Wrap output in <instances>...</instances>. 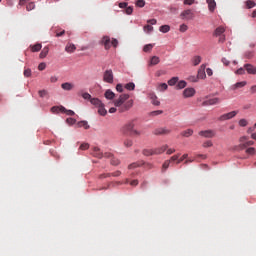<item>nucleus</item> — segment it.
Returning a JSON list of instances; mask_svg holds the SVG:
<instances>
[{"label":"nucleus","instance_id":"42","mask_svg":"<svg viewBox=\"0 0 256 256\" xmlns=\"http://www.w3.org/2000/svg\"><path fill=\"white\" fill-rule=\"evenodd\" d=\"M152 49H153V44H147L144 46L143 51L145 53H149V51H151Z\"/></svg>","mask_w":256,"mask_h":256},{"label":"nucleus","instance_id":"10","mask_svg":"<svg viewBox=\"0 0 256 256\" xmlns=\"http://www.w3.org/2000/svg\"><path fill=\"white\" fill-rule=\"evenodd\" d=\"M148 97L152 105H155L156 107H159V105H161V102L158 100L157 95H155V93H150Z\"/></svg>","mask_w":256,"mask_h":256},{"label":"nucleus","instance_id":"47","mask_svg":"<svg viewBox=\"0 0 256 256\" xmlns=\"http://www.w3.org/2000/svg\"><path fill=\"white\" fill-rule=\"evenodd\" d=\"M245 68H239L238 70H236L235 74L236 75H245Z\"/></svg>","mask_w":256,"mask_h":256},{"label":"nucleus","instance_id":"44","mask_svg":"<svg viewBox=\"0 0 256 256\" xmlns=\"http://www.w3.org/2000/svg\"><path fill=\"white\" fill-rule=\"evenodd\" d=\"M33 9H35V3H34V2H30V3L26 6V10H27V11H33Z\"/></svg>","mask_w":256,"mask_h":256},{"label":"nucleus","instance_id":"41","mask_svg":"<svg viewBox=\"0 0 256 256\" xmlns=\"http://www.w3.org/2000/svg\"><path fill=\"white\" fill-rule=\"evenodd\" d=\"M177 81H179V78L173 77L172 79H170V80L168 81V85H170V86L172 87L173 85H176V84H177Z\"/></svg>","mask_w":256,"mask_h":256},{"label":"nucleus","instance_id":"4","mask_svg":"<svg viewBox=\"0 0 256 256\" xmlns=\"http://www.w3.org/2000/svg\"><path fill=\"white\" fill-rule=\"evenodd\" d=\"M92 155H93V157H97V159H103V157H106L109 159V158L113 157V154H111L110 152H106L103 154V152L101 151V149L99 147L93 148Z\"/></svg>","mask_w":256,"mask_h":256},{"label":"nucleus","instance_id":"19","mask_svg":"<svg viewBox=\"0 0 256 256\" xmlns=\"http://www.w3.org/2000/svg\"><path fill=\"white\" fill-rule=\"evenodd\" d=\"M121 175V171L113 172L112 174H101L100 179H105V177H119Z\"/></svg>","mask_w":256,"mask_h":256},{"label":"nucleus","instance_id":"16","mask_svg":"<svg viewBox=\"0 0 256 256\" xmlns=\"http://www.w3.org/2000/svg\"><path fill=\"white\" fill-rule=\"evenodd\" d=\"M183 95L184 97H193V95H195V89L193 88H186L184 91H183Z\"/></svg>","mask_w":256,"mask_h":256},{"label":"nucleus","instance_id":"30","mask_svg":"<svg viewBox=\"0 0 256 256\" xmlns=\"http://www.w3.org/2000/svg\"><path fill=\"white\" fill-rule=\"evenodd\" d=\"M60 111L62 113H66V115H69V116L75 115V112L73 110H66V108L63 106L60 107Z\"/></svg>","mask_w":256,"mask_h":256},{"label":"nucleus","instance_id":"59","mask_svg":"<svg viewBox=\"0 0 256 256\" xmlns=\"http://www.w3.org/2000/svg\"><path fill=\"white\" fill-rule=\"evenodd\" d=\"M144 31H147V33H151V31H153V26L151 25L144 26Z\"/></svg>","mask_w":256,"mask_h":256},{"label":"nucleus","instance_id":"62","mask_svg":"<svg viewBox=\"0 0 256 256\" xmlns=\"http://www.w3.org/2000/svg\"><path fill=\"white\" fill-rule=\"evenodd\" d=\"M116 91H118V93H123V85L122 84H117L116 85Z\"/></svg>","mask_w":256,"mask_h":256},{"label":"nucleus","instance_id":"20","mask_svg":"<svg viewBox=\"0 0 256 256\" xmlns=\"http://www.w3.org/2000/svg\"><path fill=\"white\" fill-rule=\"evenodd\" d=\"M104 97H106L109 100H113V99H115V92L108 89V90H106Z\"/></svg>","mask_w":256,"mask_h":256},{"label":"nucleus","instance_id":"36","mask_svg":"<svg viewBox=\"0 0 256 256\" xmlns=\"http://www.w3.org/2000/svg\"><path fill=\"white\" fill-rule=\"evenodd\" d=\"M78 127H84L85 129H89V123L87 121H80L77 124Z\"/></svg>","mask_w":256,"mask_h":256},{"label":"nucleus","instance_id":"55","mask_svg":"<svg viewBox=\"0 0 256 256\" xmlns=\"http://www.w3.org/2000/svg\"><path fill=\"white\" fill-rule=\"evenodd\" d=\"M145 5V0H137L136 7H143Z\"/></svg>","mask_w":256,"mask_h":256},{"label":"nucleus","instance_id":"50","mask_svg":"<svg viewBox=\"0 0 256 256\" xmlns=\"http://www.w3.org/2000/svg\"><path fill=\"white\" fill-rule=\"evenodd\" d=\"M188 81H191L192 83H197L199 81L198 76H190L188 78Z\"/></svg>","mask_w":256,"mask_h":256},{"label":"nucleus","instance_id":"7","mask_svg":"<svg viewBox=\"0 0 256 256\" xmlns=\"http://www.w3.org/2000/svg\"><path fill=\"white\" fill-rule=\"evenodd\" d=\"M105 83H113V70H106L103 75Z\"/></svg>","mask_w":256,"mask_h":256},{"label":"nucleus","instance_id":"38","mask_svg":"<svg viewBox=\"0 0 256 256\" xmlns=\"http://www.w3.org/2000/svg\"><path fill=\"white\" fill-rule=\"evenodd\" d=\"M238 125L240 127H247V125H249V122L247 121V119H240Z\"/></svg>","mask_w":256,"mask_h":256},{"label":"nucleus","instance_id":"53","mask_svg":"<svg viewBox=\"0 0 256 256\" xmlns=\"http://www.w3.org/2000/svg\"><path fill=\"white\" fill-rule=\"evenodd\" d=\"M121 162L119 161V159L112 157L111 159V165H119Z\"/></svg>","mask_w":256,"mask_h":256},{"label":"nucleus","instance_id":"37","mask_svg":"<svg viewBox=\"0 0 256 256\" xmlns=\"http://www.w3.org/2000/svg\"><path fill=\"white\" fill-rule=\"evenodd\" d=\"M247 85L246 81L238 82L234 85V89H241L242 87H245Z\"/></svg>","mask_w":256,"mask_h":256},{"label":"nucleus","instance_id":"1","mask_svg":"<svg viewBox=\"0 0 256 256\" xmlns=\"http://www.w3.org/2000/svg\"><path fill=\"white\" fill-rule=\"evenodd\" d=\"M129 94H121L118 99L114 100V107L109 109V113H126L133 107V100H129Z\"/></svg>","mask_w":256,"mask_h":256},{"label":"nucleus","instance_id":"23","mask_svg":"<svg viewBox=\"0 0 256 256\" xmlns=\"http://www.w3.org/2000/svg\"><path fill=\"white\" fill-rule=\"evenodd\" d=\"M76 49L77 47L75 46V44H67L65 47V51L67 53H73Z\"/></svg>","mask_w":256,"mask_h":256},{"label":"nucleus","instance_id":"18","mask_svg":"<svg viewBox=\"0 0 256 256\" xmlns=\"http://www.w3.org/2000/svg\"><path fill=\"white\" fill-rule=\"evenodd\" d=\"M206 3L208 4L209 11H215V7H217V3L215 2V0H206Z\"/></svg>","mask_w":256,"mask_h":256},{"label":"nucleus","instance_id":"14","mask_svg":"<svg viewBox=\"0 0 256 256\" xmlns=\"http://www.w3.org/2000/svg\"><path fill=\"white\" fill-rule=\"evenodd\" d=\"M167 149H169L168 145H163L161 147L154 148V155H161V153H165Z\"/></svg>","mask_w":256,"mask_h":256},{"label":"nucleus","instance_id":"63","mask_svg":"<svg viewBox=\"0 0 256 256\" xmlns=\"http://www.w3.org/2000/svg\"><path fill=\"white\" fill-rule=\"evenodd\" d=\"M38 95H39V97H45V96H47V92H46V90H40L38 92Z\"/></svg>","mask_w":256,"mask_h":256},{"label":"nucleus","instance_id":"64","mask_svg":"<svg viewBox=\"0 0 256 256\" xmlns=\"http://www.w3.org/2000/svg\"><path fill=\"white\" fill-rule=\"evenodd\" d=\"M187 29H188V27H187V25H185V24H182V25L180 26V31H181V33H185V31H187Z\"/></svg>","mask_w":256,"mask_h":256},{"label":"nucleus","instance_id":"21","mask_svg":"<svg viewBox=\"0 0 256 256\" xmlns=\"http://www.w3.org/2000/svg\"><path fill=\"white\" fill-rule=\"evenodd\" d=\"M90 103H91V105H94L95 107H101V105L103 104V102H101V100H99V98L90 99Z\"/></svg>","mask_w":256,"mask_h":256},{"label":"nucleus","instance_id":"40","mask_svg":"<svg viewBox=\"0 0 256 256\" xmlns=\"http://www.w3.org/2000/svg\"><path fill=\"white\" fill-rule=\"evenodd\" d=\"M169 165H171V160H166L162 165V170L167 171V169H169Z\"/></svg>","mask_w":256,"mask_h":256},{"label":"nucleus","instance_id":"31","mask_svg":"<svg viewBox=\"0 0 256 256\" xmlns=\"http://www.w3.org/2000/svg\"><path fill=\"white\" fill-rule=\"evenodd\" d=\"M159 31H161V33H169L171 27L169 25H162L160 26Z\"/></svg>","mask_w":256,"mask_h":256},{"label":"nucleus","instance_id":"29","mask_svg":"<svg viewBox=\"0 0 256 256\" xmlns=\"http://www.w3.org/2000/svg\"><path fill=\"white\" fill-rule=\"evenodd\" d=\"M142 153L146 157H149L151 155H155V150L154 149H144Z\"/></svg>","mask_w":256,"mask_h":256},{"label":"nucleus","instance_id":"13","mask_svg":"<svg viewBox=\"0 0 256 256\" xmlns=\"http://www.w3.org/2000/svg\"><path fill=\"white\" fill-rule=\"evenodd\" d=\"M171 133V130L166 128H158L154 130V135H169Z\"/></svg>","mask_w":256,"mask_h":256},{"label":"nucleus","instance_id":"17","mask_svg":"<svg viewBox=\"0 0 256 256\" xmlns=\"http://www.w3.org/2000/svg\"><path fill=\"white\" fill-rule=\"evenodd\" d=\"M223 33H225V28L222 26H219L218 28L215 29L213 36L214 37H219L221 35H224Z\"/></svg>","mask_w":256,"mask_h":256},{"label":"nucleus","instance_id":"8","mask_svg":"<svg viewBox=\"0 0 256 256\" xmlns=\"http://www.w3.org/2000/svg\"><path fill=\"white\" fill-rule=\"evenodd\" d=\"M237 111H232L226 114H223L222 116H220L219 121H227L229 119H233V117H235L237 115Z\"/></svg>","mask_w":256,"mask_h":256},{"label":"nucleus","instance_id":"35","mask_svg":"<svg viewBox=\"0 0 256 256\" xmlns=\"http://www.w3.org/2000/svg\"><path fill=\"white\" fill-rule=\"evenodd\" d=\"M185 87H187V82L183 80L178 82V84L176 85V89H185Z\"/></svg>","mask_w":256,"mask_h":256},{"label":"nucleus","instance_id":"60","mask_svg":"<svg viewBox=\"0 0 256 256\" xmlns=\"http://www.w3.org/2000/svg\"><path fill=\"white\" fill-rule=\"evenodd\" d=\"M133 13V6H126V14L131 15Z\"/></svg>","mask_w":256,"mask_h":256},{"label":"nucleus","instance_id":"28","mask_svg":"<svg viewBox=\"0 0 256 256\" xmlns=\"http://www.w3.org/2000/svg\"><path fill=\"white\" fill-rule=\"evenodd\" d=\"M245 5L247 9H253V7H256V3L253 0H247Z\"/></svg>","mask_w":256,"mask_h":256},{"label":"nucleus","instance_id":"61","mask_svg":"<svg viewBox=\"0 0 256 256\" xmlns=\"http://www.w3.org/2000/svg\"><path fill=\"white\" fill-rule=\"evenodd\" d=\"M24 77H31V69L27 68L24 70Z\"/></svg>","mask_w":256,"mask_h":256},{"label":"nucleus","instance_id":"49","mask_svg":"<svg viewBox=\"0 0 256 256\" xmlns=\"http://www.w3.org/2000/svg\"><path fill=\"white\" fill-rule=\"evenodd\" d=\"M46 67H47V64H45V62H42L38 65L39 71H45Z\"/></svg>","mask_w":256,"mask_h":256},{"label":"nucleus","instance_id":"43","mask_svg":"<svg viewBox=\"0 0 256 256\" xmlns=\"http://www.w3.org/2000/svg\"><path fill=\"white\" fill-rule=\"evenodd\" d=\"M187 157H189L188 154H183L181 158H178V161L176 162V164L179 165V163H183V161H185Z\"/></svg>","mask_w":256,"mask_h":256},{"label":"nucleus","instance_id":"33","mask_svg":"<svg viewBox=\"0 0 256 256\" xmlns=\"http://www.w3.org/2000/svg\"><path fill=\"white\" fill-rule=\"evenodd\" d=\"M124 87H125V89H127V91H134L135 90V83L129 82Z\"/></svg>","mask_w":256,"mask_h":256},{"label":"nucleus","instance_id":"51","mask_svg":"<svg viewBox=\"0 0 256 256\" xmlns=\"http://www.w3.org/2000/svg\"><path fill=\"white\" fill-rule=\"evenodd\" d=\"M202 147L207 148V147H213V142L210 140L206 141L203 143Z\"/></svg>","mask_w":256,"mask_h":256},{"label":"nucleus","instance_id":"6","mask_svg":"<svg viewBox=\"0 0 256 256\" xmlns=\"http://www.w3.org/2000/svg\"><path fill=\"white\" fill-rule=\"evenodd\" d=\"M200 137H205V139H213L215 137V131L213 130H203L199 132Z\"/></svg>","mask_w":256,"mask_h":256},{"label":"nucleus","instance_id":"39","mask_svg":"<svg viewBox=\"0 0 256 256\" xmlns=\"http://www.w3.org/2000/svg\"><path fill=\"white\" fill-rule=\"evenodd\" d=\"M157 115H163V110H155L150 112V117H157Z\"/></svg>","mask_w":256,"mask_h":256},{"label":"nucleus","instance_id":"56","mask_svg":"<svg viewBox=\"0 0 256 256\" xmlns=\"http://www.w3.org/2000/svg\"><path fill=\"white\" fill-rule=\"evenodd\" d=\"M246 153H248V155H255V149L253 147H250L246 149Z\"/></svg>","mask_w":256,"mask_h":256},{"label":"nucleus","instance_id":"3","mask_svg":"<svg viewBox=\"0 0 256 256\" xmlns=\"http://www.w3.org/2000/svg\"><path fill=\"white\" fill-rule=\"evenodd\" d=\"M102 44L104 45L106 50H109L111 49V47H117V45H119V41H117V39L115 38L111 40L109 36H104L102 38Z\"/></svg>","mask_w":256,"mask_h":256},{"label":"nucleus","instance_id":"34","mask_svg":"<svg viewBox=\"0 0 256 256\" xmlns=\"http://www.w3.org/2000/svg\"><path fill=\"white\" fill-rule=\"evenodd\" d=\"M159 61H160L159 57L153 56L150 60V65H159Z\"/></svg>","mask_w":256,"mask_h":256},{"label":"nucleus","instance_id":"52","mask_svg":"<svg viewBox=\"0 0 256 256\" xmlns=\"http://www.w3.org/2000/svg\"><path fill=\"white\" fill-rule=\"evenodd\" d=\"M80 149H81V151H87V149H89V144H87V143L81 144Z\"/></svg>","mask_w":256,"mask_h":256},{"label":"nucleus","instance_id":"26","mask_svg":"<svg viewBox=\"0 0 256 256\" xmlns=\"http://www.w3.org/2000/svg\"><path fill=\"white\" fill-rule=\"evenodd\" d=\"M182 137H191L193 135V129H187L181 132Z\"/></svg>","mask_w":256,"mask_h":256},{"label":"nucleus","instance_id":"15","mask_svg":"<svg viewBox=\"0 0 256 256\" xmlns=\"http://www.w3.org/2000/svg\"><path fill=\"white\" fill-rule=\"evenodd\" d=\"M61 88L64 91H72V89L75 88V84L69 83V82H65V83L61 84Z\"/></svg>","mask_w":256,"mask_h":256},{"label":"nucleus","instance_id":"9","mask_svg":"<svg viewBox=\"0 0 256 256\" xmlns=\"http://www.w3.org/2000/svg\"><path fill=\"white\" fill-rule=\"evenodd\" d=\"M218 103H221V99L219 98H211L202 103L203 107H207L208 105H217Z\"/></svg>","mask_w":256,"mask_h":256},{"label":"nucleus","instance_id":"45","mask_svg":"<svg viewBox=\"0 0 256 256\" xmlns=\"http://www.w3.org/2000/svg\"><path fill=\"white\" fill-rule=\"evenodd\" d=\"M168 87L166 83H162L159 85V91H167Z\"/></svg>","mask_w":256,"mask_h":256},{"label":"nucleus","instance_id":"48","mask_svg":"<svg viewBox=\"0 0 256 256\" xmlns=\"http://www.w3.org/2000/svg\"><path fill=\"white\" fill-rule=\"evenodd\" d=\"M66 123H68V125H75V123H77V120H75L74 118H68L66 119Z\"/></svg>","mask_w":256,"mask_h":256},{"label":"nucleus","instance_id":"32","mask_svg":"<svg viewBox=\"0 0 256 256\" xmlns=\"http://www.w3.org/2000/svg\"><path fill=\"white\" fill-rule=\"evenodd\" d=\"M192 63L194 65V67H197V65H199V63H201V56H194L192 59Z\"/></svg>","mask_w":256,"mask_h":256},{"label":"nucleus","instance_id":"24","mask_svg":"<svg viewBox=\"0 0 256 256\" xmlns=\"http://www.w3.org/2000/svg\"><path fill=\"white\" fill-rule=\"evenodd\" d=\"M98 113L99 115H102V117H105V115H107V109H105L104 104L98 106Z\"/></svg>","mask_w":256,"mask_h":256},{"label":"nucleus","instance_id":"27","mask_svg":"<svg viewBox=\"0 0 256 256\" xmlns=\"http://www.w3.org/2000/svg\"><path fill=\"white\" fill-rule=\"evenodd\" d=\"M124 147H133V140L131 138H126L123 141Z\"/></svg>","mask_w":256,"mask_h":256},{"label":"nucleus","instance_id":"22","mask_svg":"<svg viewBox=\"0 0 256 256\" xmlns=\"http://www.w3.org/2000/svg\"><path fill=\"white\" fill-rule=\"evenodd\" d=\"M47 55H49V46H45L41 53H40V59H45V57H47Z\"/></svg>","mask_w":256,"mask_h":256},{"label":"nucleus","instance_id":"12","mask_svg":"<svg viewBox=\"0 0 256 256\" xmlns=\"http://www.w3.org/2000/svg\"><path fill=\"white\" fill-rule=\"evenodd\" d=\"M205 64H202L200 66V69L198 70L197 77L198 79H205L207 77V74H205Z\"/></svg>","mask_w":256,"mask_h":256},{"label":"nucleus","instance_id":"2","mask_svg":"<svg viewBox=\"0 0 256 256\" xmlns=\"http://www.w3.org/2000/svg\"><path fill=\"white\" fill-rule=\"evenodd\" d=\"M122 135H130L131 137H140L141 131L135 129V120H131L127 122L122 128H121Z\"/></svg>","mask_w":256,"mask_h":256},{"label":"nucleus","instance_id":"25","mask_svg":"<svg viewBox=\"0 0 256 256\" xmlns=\"http://www.w3.org/2000/svg\"><path fill=\"white\" fill-rule=\"evenodd\" d=\"M42 47H43V46H42L41 44H39V43L30 46L32 53H37V52L41 51V48H42Z\"/></svg>","mask_w":256,"mask_h":256},{"label":"nucleus","instance_id":"58","mask_svg":"<svg viewBox=\"0 0 256 256\" xmlns=\"http://www.w3.org/2000/svg\"><path fill=\"white\" fill-rule=\"evenodd\" d=\"M51 111H52V113H59V111H61V107H59V106H53V107L51 108Z\"/></svg>","mask_w":256,"mask_h":256},{"label":"nucleus","instance_id":"5","mask_svg":"<svg viewBox=\"0 0 256 256\" xmlns=\"http://www.w3.org/2000/svg\"><path fill=\"white\" fill-rule=\"evenodd\" d=\"M180 17L181 19H186L187 21H191L192 19H195V13H193V10L187 9L181 12Z\"/></svg>","mask_w":256,"mask_h":256},{"label":"nucleus","instance_id":"46","mask_svg":"<svg viewBox=\"0 0 256 256\" xmlns=\"http://www.w3.org/2000/svg\"><path fill=\"white\" fill-rule=\"evenodd\" d=\"M239 149H240V150L247 149V144H246V142H245L244 144H240L239 146H236V147H235V150H236V151H239Z\"/></svg>","mask_w":256,"mask_h":256},{"label":"nucleus","instance_id":"57","mask_svg":"<svg viewBox=\"0 0 256 256\" xmlns=\"http://www.w3.org/2000/svg\"><path fill=\"white\" fill-rule=\"evenodd\" d=\"M179 157H181V154H176V155L172 156V157L170 158V162H171V161H176V162H178V161H179Z\"/></svg>","mask_w":256,"mask_h":256},{"label":"nucleus","instance_id":"11","mask_svg":"<svg viewBox=\"0 0 256 256\" xmlns=\"http://www.w3.org/2000/svg\"><path fill=\"white\" fill-rule=\"evenodd\" d=\"M244 69H246L248 75H256V67L253 64H245Z\"/></svg>","mask_w":256,"mask_h":256},{"label":"nucleus","instance_id":"54","mask_svg":"<svg viewBox=\"0 0 256 256\" xmlns=\"http://www.w3.org/2000/svg\"><path fill=\"white\" fill-rule=\"evenodd\" d=\"M82 97H83V99H86V100H88V101H91V94H89V93H87V92H85V93H83L82 94Z\"/></svg>","mask_w":256,"mask_h":256}]
</instances>
